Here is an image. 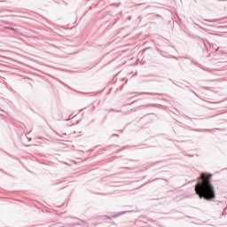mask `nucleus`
I'll return each mask as SVG.
<instances>
[{"mask_svg":"<svg viewBox=\"0 0 227 227\" xmlns=\"http://www.w3.org/2000/svg\"><path fill=\"white\" fill-rule=\"evenodd\" d=\"M210 178H212V174H201L198 178V183L195 185L196 194L201 199L210 201L215 200V189L212 184Z\"/></svg>","mask_w":227,"mask_h":227,"instance_id":"1","label":"nucleus"},{"mask_svg":"<svg viewBox=\"0 0 227 227\" xmlns=\"http://www.w3.org/2000/svg\"><path fill=\"white\" fill-rule=\"evenodd\" d=\"M12 31H14L15 29H13V28H10Z\"/></svg>","mask_w":227,"mask_h":227,"instance_id":"2","label":"nucleus"}]
</instances>
